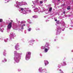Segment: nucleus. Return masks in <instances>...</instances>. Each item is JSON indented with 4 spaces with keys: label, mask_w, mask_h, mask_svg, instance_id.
I'll list each match as a JSON object with an SVG mask.
<instances>
[{
    "label": "nucleus",
    "mask_w": 73,
    "mask_h": 73,
    "mask_svg": "<svg viewBox=\"0 0 73 73\" xmlns=\"http://www.w3.org/2000/svg\"><path fill=\"white\" fill-rule=\"evenodd\" d=\"M60 0H59L58 1H59Z\"/></svg>",
    "instance_id": "obj_24"
},
{
    "label": "nucleus",
    "mask_w": 73,
    "mask_h": 73,
    "mask_svg": "<svg viewBox=\"0 0 73 73\" xmlns=\"http://www.w3.org/2000/svg\"><path fill=\"white\" fill-rule=\"evenodd\" d=\"M66 12L65 11H64V12H63L64 14H65V13Z\"/></svg>",
    "instance_id": "obj_15"
},
{
    "label": "nucleus",
    "mask_w": 73,
    "mask_h": 73,
    "mask_svg": "<svg viewBox=\"0 0 73 73\" xmlns=\"http://www.w3.org/2000/svg\"><path fill=\"white\" fill-rule=\"evenodd\" d=\"M11 22H13V21H12V20H11Z\"/></svg>",
    "instance_id": "obj_21"
},
{
    "label": "nucleus",
    "mask_w": 73,
    "mask_h": 73,
    "mask_svg": "<svg viewBox=\"0 0 73 73\" xmlns=\"http://www.w3.org/2000/svg\"><path fill=\"white\" fill-rule=\"evenodd\" d=\"M29 12H31V11L29 10Z\"/></svg>",
    "instance_id": "obj_18"
},
{
    "label": "nucleus",
    "mask_w": 73,
    "mask_h": 73,
    "mask_svg": "<svg viewBox=\"0 0 73 73\" xmlns=\"http://www.w3.org/2000/svg\"><path fill=\"white\" fill-rule=\"evenodd\" d=\"M45 65L46 66V63H45Z\"/></svg>",
    "instance_id": "obj_20"
},
{
    "label": "nucleus",
    "mask_w": 73,
    "mask_h": 73,
    "mask_svg": "<svg viewBox=\"0 0 73 73\" xmlns=\"http://www.w3.org/2000/svg\"><path fill=\"white\" fill-rule=\"evenodd\" d=\"M48 62V64H49V62Z\"/></svg>",
    "instance_id": "obj_22"
},
{
    "label": "nucleus",
    "mask_w": 73,
    "mask_h": 73,
    "mask_svg": "<svg viewBox=\"0 0 73 73\" xmlns=\"http://www.w3.org/2000/svg\"><path fill=\"white\" fill-rule=\"evenodd\" d=\"M60 70L59 73H62V71L61 70Z\"/></svg>",
    "instance_id": "obj_10"
},
{
    "label": "nucleus",
    "mask_w": 73,
    "mask_h": 73,
    "mask_svg": "<svg viewBox=\"0 0 73 73\" xmlns=\"http://www.w3.org/2000/svg\"><path fill=\"white\" fill-rule=\"evenodd\" d=\"M38 2V0H36V2Z\"/></svg>",
    "instance_id": "obj_17"
},
{
    "label": "nucleus",
    "mask_w": 73,
    "mask_h": 73,
    "mask_svg": "<svg viewBox=\"0 0 73 73\" xmlns=\"http://www.w3.org/2000/svg\"><path fill=\"white\" fill-rule=\"evenodd\" d=\"M12 22L10 23L7 26L8 28V29H11L12 27Z\"/></svg>",
    "instance_id": "obj_1"
},
{
    "label": "nucleus",
    "mask_w": 73,
    "mask_h": 73,
    "mask_svg": "<svg viewBox=\"0 0 73 73\" xmlns=\"http://www.w3.org/2000/svg\"><path fill=\"white\" fill-rule=\"evenodd\" d=\"M27 53H28V54H30V55L31 54V52H28Z\"/></svg>",
    "instance_id": "obj_8"
},
{
    "label": "nucleus",
    "mask_w": 73,
    "mask_h": 73,
    "mask_svg": "<svg viewBox=\"0 0 73 73\" xmlns=\"http://www.w3.org/2000/svg\"><path fill=\"white\" fill-rule=\"evenodd\" d=\"M40 70V69H39V70Z\"/></svg>",
    "instance_id": "obj_23"
},
{
    "label": "nucleus",
    "mask_w": 73,
    "mask_h": 73,
    "mask_svg": "<svg viewBox=\"0 0 73 73\" xmlns=\"http://www.w3.org/2000/svg\"><path fill=\"white\" fill-rule=\"evenodd\" d=\"M3 22V19H0V22Z\"/></svg>",
    "instance_id": "obj_12"
},
{
    "label": "nucleus",
    "mask_w": 73,
    "mask_h": 73,
    "mask_svg": "<svg viewBox=\"0 0 73 73\" xmlns=\"http://www.w3.org/2000/svg\"><path fill=\"white\" fill-rule=\"evenodd\" d=\"M49 49H50V48L48 47L47 48H45L44 49V52L45 53H46V52H48V51L49 50Z\"/></svg>",
    "instance_id": "obj_2"
},
{
    "label": "nucleus",
    "mask_w": 73,
    "mask_h": 73,
    "mask_svg": "<svg viewBox=\"0 0 73 73\" xmlns=\"http://www.w3.org/2000/svg\"><path fill=\"white\" fill-rule=\"evenodd\" d=\"M42 3H43V2H42V1H40V4H42Z\"/></svg>",
    "instance_id": "obj_14"
},
{
    "label": "nucleus",
    "mask_w": 73,
    "mask_h": 73,
    "mask_svg": "<svg viewBox=\"0 0 73 73\" xmlns=\"http://www.w3.org/2000/svg\"><path fill=\"white\" fill-rule=\"evenodd\" d=\"M49 46V43H46L45 45V47L47 48Z\"/></svg>",
    "instance_id": "obj_3"
},
{
    "label": "nucleus",
    "mask_w": 73,
    "mask_h": 73,
    "mask_svg": "<svg viewBox=\"0 0 73 73\" xmlns=\"http://www.w3.org/2000/svg\"><path fill=\"white\" fill-rule=\"evenodd\" d=\"M66 65V64L65 62H63V64H62L63 66H65Z\"/></svg>",
    "instance_id": "obj_6"
},
{
    "label": "nucleus",
    "mask_w": 73,
    "mask_h": 73,
    "mask_svg": "<svg viewBox=\"0 0 73 73\" xmlns=\"http://www.w3.org/2000/svg\"><path fill=\"white\" fill-rule=\"evenodd\" d=\"M31 30V28H29V29H28V31H30Z\"/></svg>",
    "instance_id": "obj_13"
},
{
    "label": "nucleus",
    "mask_w": 73,
    "mask_h": 73,
    "mask_svg": "<svg viewBox=\"0 0 73 73\" xmlns=\"http://www.w3.org/2000/svg\"><path fill=\"white\" fill-rule=\"evenodd\" d=\"M23 26H25V24H24Z\"/></svg>",
    "instance_id": "obj_19"
},
{
    "label": "nucleus",
    "mask_w": 73,
    "mask_h": 73,
    "mask_svg": "<svg viewBox=\"0 0 73 73\" xmlns=\"http://www.w3.org/2000/svg\"><path fill=\"white\" fill-rule=\"evenodd\" d=\"M21 11H24V9L23 8H21Z\"/></svg>",
    "instance_id": "obj_9"
},
{
    "label": "nucleus",
    "mask_w": 73,
    "mask_h": 73,
    "mask_svg": "<svg viewBox=\"0 0 73 73\" xmlns=\"http://www.w3.org/2000/svg\"><path fill=\"white\" fill-rule=\"evenodd\" d=\"M60 22V21H58L56 22V23L57 24H59V22Z\"/></svg>",
    "instance_id": "obj_11"
},
{
    "label": "nucleus",
    "mask_w": 73,
    "mask_h": 73,
    "mask_svg": "<svg viewBox=\"0 0 73 73\" xmlns=\"http://www.w3.org/2000/svg\"><path fill=\"white\" fill-rule=\"evenodd\" d=\"M52 7H50L49 9V11L51 12V11H52Z\"/></svg>",
    "instance_id": "obj_4"
},
{
    "label": "nucleus",
    "mask_w": 73,
    "mask_h": 73,
    "mask_svg": "<svg viewBox=\"0 0 73 73\" xmlns=\"http://www.w3.org/2000/svg\"><path fill=\"white\" fill-rule=\"evenodd\" d=\"M33 18H35V19H36V18H37V16L36 15H35L33 16Z\"/></svg>",
    "instance_id": "obj_5"
},
{
    "label": "nucleus",
    "mask_w": 73,
    "mask_h": 73,
    "mask_svg": "<svg viewBox=\"0 0 73 73\" xmlns=\"http://www.w3.org/2000/svg\"><path fill=\"white\" fill-rule=\"evenodd\" d=\"M67 9L68 10H69V9H70V6L68 7L67 8Z\"/></svg>",
    "instance_id": "obj_7"
},
{
    "label": "nucleus",
    "mask_w": 73,
    "mask_h": 73,
    "mask_svg": "<svg viewBox=\"0 0 73 73\" xmlns=\"http://www.w3.org/2000/svg\"><path fill=\"white\" fill-rule=\"evenodd\" d=\"M55 21H57V19H56L55 20Z\"/></svg>",
    "instance_id": "obj_16"
}]
</instances>
